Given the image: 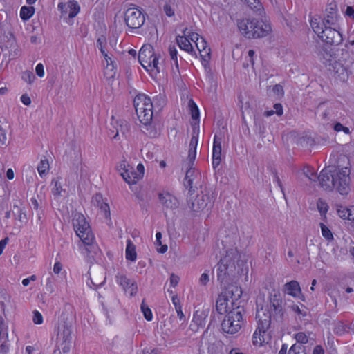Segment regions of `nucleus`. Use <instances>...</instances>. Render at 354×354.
<instances>
[{
    "instance_id": "obj_1",
    "label": "nucleus",
    "mask_w": 354,
    "mask_h": 354,
    "mask_svg": "<svg viewBox=\"0 0 354 354\" xmlns=\"http://www.w3.org/2000/svg\"><path fill=\"white\" fill-rule=\"evenodd\" d=\"M351 169L348 167L333 171L323 169L319 176L320 187L326 191L335 189L341 195H348L350 192Z\"/></svg>"
},
{
    "instance_id": "obj_2",
    "label": "nucleus",
    "mask_w": 354,
    "mask_h": 354,
    "mask_svg": "<svg viewBox=\"0 0 354 354\" xmlns=\"http://www.w3.org/2000/svg\"><path fill=\"white\" fill-rule=\"evenodd\" d=\"M240 33L248 39H258L267 37L272 32L271 24L263 19L244 17L237 21Z\"/></svg>"
},
{
    "instance_id": "obj_3",
    "label": "nucleus",
    "mask_w": 354,
    "mask_h": 354,
    "mask_svg": "<svg viewBox=\"0 0 354 354\" xmlns=\"http://www.w3.org/2000/svg\"><path fill=\"white\" fill-rule=\"evenodd\" d=\"M242 290L241 287L229 284L225 287L218 297L216 303V309L218 313L223 315L232 310L234 308L239 306L236 301L241 298Z\"/></svg>"
},
{
    "instance_id": "obj_4",
    "label": "nucleus",
    "mask_w": 354,
    "mask_h": 354,
    "mask_svg": "<svg viewBox=\"0 0 354 354\" xmlns=\"http://www.w3.org/2000/svg\"><path fill=\"white\" fill-rule=\"evenodd\" d=\"M138 60L141 66L153 78L160 72L162 58L160 54H156L151 45H143L138 53Z\"/></svg>"
},
{
    "instance_id": "obj_5",
    "label": "nucleus",
    "mask_w": 354,
    "mask_h": 354,
    "mask_svg": "<svg viewBox=\"0 0 354 354\" xmlns=\"http://www.w3.org/2000/svg\"><path fill=\"white\" fill-rule=\"evenodd\" d=\"M239 256L236 248H232L226 250L225 255L220 259L217 264V279L221 283H228L234 277Z\"/></svg>"
},
{
    "instance_id": "obj_6",
    "label": "nucleus",
    "mask_w": 354,
    "mask_h": 354,
    "mask_svg": "<svg viewBox=\"0 0 354 354\" xmlns=\"http://www.w3.org/2000/svg\"><path fill=\"white\" fill-rule=\"evenodd\" d=\"M310 26L319 38L328 45L337 46L343 41L342 35L339 30L332 26H325L319 19H311Z\"/></svg>"
},
{
    "instance_id": "obj_7",
    "label": "nucleus",
    "mask_w": 354,
    "mask_h": 354,
    "mask_svg": "<svg viewBox=\"0 0 354 354\" xmlns=\"http://www.w3.org/2000/svg\"><path fill=\"white\" fill-rule=\"evenodd\" d=\"M137 117L143 125L151 124L153 115V104L151 98L144 93L138 94L133 100Z\"/></svg>"
},
{
    "instance_id": "obj_8",
    "label": "nucleus",
    "mask_w": 354,
    "mask_h": 354,
    "mask_svg": "<svg viewBox=\"0 0 354 354\" xmlns=\"http://www.w3.org/2000/svg\"><path fill=\"white\" fill-rule=\"evenodd\" d=\"M244 312L243 308L241 306L232 309L222 321L223 332L230 335L238 333L245 324Z\"/></svg>"
},
{
    "instance_id": "obj_9",
    "label": "nucleus",
    "mask_w": 354,
    "mask_h": 354,
    "mask_svg": "<svg viewBox=\"0 0 354 354\" xmlns=\"http://www.w3.org/2000/svg\"><path fill=\"white\" fill-rule=\"evenodd\" d=\"M72 224L76 235L86 246H91L95 241V236L89 223L82 213L73 214Z\"/></svg>"
},
{
    "instance_id": "obj_10",
    "label": "nucleus",
    "mask_w": 354,
    "mask_h": 354,
    "mask_svg": "<svg viewBox=\"0 0 354 354\" xmlns=\"http://www.w3.org/2000/svg\"><path fill=\"white\" fill-rule=\"evenodd\" d=\"M55 348L53 354H64L69 353L71 344V329L65 322L58 324L55 329Z\"/></svg>"
},
{
    "instance_id": "obj_11",
    "label": "nucleus",
    "mask_w": 354,
    "mask_h": 354,
    "mask_svg": "<svg viewBox=\"0 0 354 354\" xmlns=\"http://www.w3.org/2000/svg\"><path fill=\"white\" fill-rule=\"evenodd\" d=\"M118 170L122 178L129 185L136 184L144 176L145 167L142 163L137 165L136 169L129 165L126 161H122Z\"/></svg>"
},
{
    "instance_id": "obj_12",
    "label": "nucleus",
    "mask_w": 354,
    "mask_h": 354,
    "mask_svg": "<svg viewBox=\"0 0 354 354\" xmlns=\"http://www.w3.org/2000/svg\"><path fill=\"white\" fill-rule=\"evenodd\" d=\"M124 20L130 29H138L144 24L145 16L140 9L129 8L125 12Z\"/></svg>"
},
{
    "instance_id": "obj_13",
    "label": "nucleus",
    "mask_w": 354,
    "mask_h": 354,
    "mask_svg": "<svg viewBox=\"0 0 354 354\" xmlns=\"http://www.w3.org/2000/svg\"><path fill=\"white\" fill-rule=\"evenodd\" d=\"M283 301L279 291H274L269 297L268 309L272 314L274 319H282L284 315V308L283 306Z\"/></svg>"
},
{
    "instance_id": "obj_14",
    "label": "nucleus",
    "mask_w": 354,
    "mask_h": 354,
    "mask_svg": "<svg viewBox=\"0 0 354 354\" xmlns=\"http://www.w3.org/2000/svg\"><path fill=\"white\" fill-rule=\"evenodd\" d=\"M329 58H325L326 60V64H328L330 71L334 73L336 79L340 81L345 82L348 78V69L346 66H344L339 61L333 60V55H330Z\"/></svg>"
},
{
    "instance_id": "obj_15",
    "label": "nucleus",
    "mask_w": 354,
    "mask_h": 354,
    "mask_svg": "<svg viewBox=\"0 0 354 354\" xmlns=\"http://www.w3.org/2000/svg\"><path fill=\"white\" fill-rule=\"evenodd\" d=\"M222 133H216L214 136L212 147V166L217 167L221 162L222 142L223 139Z\"/></svg>"
},
{
    "instance_id": "obj_16",
    "label": "nucleus",
    "mask_w": 354,
    "mask_h": 354,
    "mask_svg": "<svg viewBox=\"0 0 354 354\" xmlns=\"http://www.w3.org/2000/svg\"><path fill=\"white\" fill-rule=\"evenodd\" d=\"M190 39L192 41L199 51L201 57L205 61H208L210 59V48L207 46V42L204 38L201 37L198 33L192 34L190 35Z\"/></svg>"
},
{
    "instance_id": "obj_17",
    "label": "nucleus",
    "mask_w": 354,
    "mask_h": 354,
    "mask_svg": "<svg viewBox=\"0 0 354 354\" xmlns=\"http://www.w3.org/2000/svg\"><path fill=\"white\" fill-rule=\"evenodd\" d=\"M58 8L62 16L68 15L69 18L76 17L80 11V4L75 0H70L66 3H59Z\"/></svg>"
},
{
    "instance_id": "obj_18",
    "label": "nucleus",
    "mask_w": 354,
    "mask_h": 354,
    "mask_svg": "<svg viewBox=\"0 0 354 354\" xmlns=\"http://www.w3.org/2000/svg\"><path fill=\"white\" fill-rule=\"evenodd\" d=\"M192 34L197 33L193 32L192 29L186 28L183 30V35H178L176 37V42L181 50L187 53H192L193 51L192 41L190 39L192 37L190 35Z\"/></svg>"
},
{
    "instance_id": "obj_19",
    "label": "nucleus",
    "mask_w": 354,
    "mask_h": 354,
    "mask_svg": "<svg viewBox=\"0 0 354 354\" xmlns=\"http://www.w3.org/2000/svg\"><path fill=\"white\" fill-rule=\"evenodd\" d=\"M272 314L268 309V306H262L257 308L256 313V319L258 326L262 328H270L271 324Z\"/></svg>"
},
{
    "instance_id": "obj_20",
    "label": "nucleus",
    "mask_w": 354,
    "mask_h": 354,
    "mask_svg": "<svg viewBox=\"0 0 354 354\" xmlns=\"http://www.w3.org/2000/svg\"><path fill=\"white\" fill-rule=\"evenodd\" d=\"M117 283L122 287L125 292L129 293L131 297L135 296L138 292V286L136 281L127 278L125 275L116 277Z\"/></svg>"
},
{
    "instance_id": "obj_21",
    "label": "nucleus",
    "mask_w": 354,
    "mask_h": 354,
    "mask_svg": "<svg viewBox=\"0 0 354 354\" xmlns=\"http://www.w3.org/2000/svg\"><path fill=\"white\" fill-rule=\"evenodd\" d=\"M268 329L269 328H262L261 326H257L252 336V342L254 346H260L269 342L270 335Z\"/></svg>"
},
{
    "instance_id": "obj_22",
    "label": "nucleus",
    "mask_w": 354,
    "mask_h": 354,
    "mask_svg": "<svg viewBox=\"0 0 354 354\" xmlns=\"http://www.w3.org/2000/svg\"><path fill=\"white\" fill-rule=\"evenodd\" d=\"M158 198L164 209H175L178 207L179 203L177 198L169 192L160 193Z\"/></svg>"
},
{
    "instance_id": "obj_23",
    "label": "nucleus",
    "mask_w": 354,
    "mask_h": 354,
    "mask_svg": "<svg viewBox=\"0 0 354 354\" xmlns=\"http://www.w3.org/2000/svg\"><path fill=\"white\" fill-rule=\"evenodd\" d=\"M100 50L103 55L105 61V66H104V74L106 76L113 77L115 74V67L114 65V62L112 60L111 57L108 55V53L105 51L104 48L100 44Z\"/></svg>"
},
{
    "instance_id": "obj_24",
    "label": "nucleus",
    "mask_w": 354,
    "mask_h": 354,
    "mask_svg": "<svg viewBox=\"0 0 354 354\" xmlns=\"http://www.w3.org/2000/svg\"><path fill=\"white\" fill-rule=\"evenodd\" d=\"M337 212L341 218L354 222V205L346 207L342 205H337Z\"/></svg>"
},
{
    "instance_id": "obj_25",
    "label": "nucleus",
    "mask_w": 354,
    "mask_h": 354,
    "mask_svg": "<svg viewBox=\"0 0 354 354\" xmlns=\"http://www.w3.org/2000/svg\"><path fill=\"white\" fill-rule=\"evenodd\" d=\"M330 10L326 15L322 19L319 16H315L312 19H319L324 24L325 26H334L337 20V10L335 8H330Z\"/></svg>"
},
{
    "instance_id": "obj_26",
    "label": "nucleus",
    "mask_w": 354,
    "mask_h": 354,
    "mask_svg": "<svg viewBox=\"0 0 354 354\" xmlns=\"http://www.w3.org/2000/svg\"><path fill=\"white\" fill-rule=\"evenodd\" d=\"M198 142V136L192 134L189 145V151L187 156V161L189 164L192 165L196 156V149Z\"/></svg>"
},
{
    "instance_id": "obj_27",
    "label": "nucleus",
    "mask_w": 354,
    "mask_h": 354,
    "mask_svg": "<svg viewBox=\"0 0 354 354\" xmlns=\"http://www.w3.org/2000/svg\"><path fill=\"white\" fill-rule=\"evenodd\" d=\"M284 291L289 295L294 297L299 296L301 294V290L298 281L292 280L288 282L284 286Z\"/></svg>"
},
{
    "instance_id": "obj_28",
    "label": "nucleus",
    "mask_w": 354,
    "mask_h": 354,
    "mask_svg": "<svg viewBox=\"0 0 354 354\" xmlns=\"http://www.w3.org/2000/svg\"><path fill=\"white\" fill-rule=\"evenodd\" d=\"M206 315L203 311L196 310L193 314V319L192 322L196 324V327L192 330H197L199 328H203L205 325Z\"/></svg>"
},
{
    "instance_id": "obj_29",
    "label": "nucleus",
    "mask_w": 354,
    "mask_h": 354,
    "mask_svg": "<svg viewBox=\"0 0 354 354\" xmlns=\"http://www.w3.org/2000/svg\"><path fill=\"white\" fill-rule=\"evenodd\" d=\"M241 2L245 3L248 7L254 12L262 15L264 13V8L263 4L259 0H240Z\"/></svg>"
},
{
    "instance_id": "obj_30",
    "label": "nucleus",
    "mask_w": 354,
    "mask_h": 354,
    "mask_svg": "<svg viewBox=\"0 0 354 354\" xmlns=\"http://www.w3.org/2000/svg\"><path fill=\"white\" fill-rule=\"evenodd\" d=\"M125 257L127 260L131 261H136L137 259V252L136 250V246L130 239H128L127 241Z\"/></svg>"
},
{
    "instance_id": "obj_31",
    "label": "nucleus",
    "mask_w": 354,
    "mask_h": 354,
    "mask_svg": "<svg viewBox=\"0 0 354 354\" xmlns=\"http://www.w3.org/2000/svg\"><path fill=\"white\" fill-rule=\"evenodd\" d=\"M50 169V165L49 162L47 160L46 157H44L41 159L39 163L37 166V171L39 174V176L43 178L44 176H46Z\"/></svg>"
},
{
    "instance_id": "obj_32",
    "label": "nucleus",
    "mask_w": 354,
    "mask_h": 354,
    "mask_svg": "<svg viewBox=\"0 0 354 354\" xmlns=\"http://www.w3.org/2000/svg\"><path fill=\"white\" fill-rule=\"evenodd\" d=\"M95 198L96 201L97 202V205L100 207V209L104 212L105 216L109 217L110 216V208L109 205L107 203L102 201V196L100 194H96L95 196Z\"/></svg>"
},
{
    "instance_id": "obj_33",
    "label": "nucleus",
    "mask_w": 354,
    "mask_h": 354,
    "mask_svg": "<svg viewBox=\"0 0 354 354\" xmlns=\"http://www.w3.org/2000/svg\"><path fill=\"white\" fill-rule=\"evenodd\" d=\"M35 8L24 6L20 9V17L23 21H27L35 14Z\"/></svg>"
},
{
    "instance_id": "obj_34",
    "label": "nucleus",
    "mask_w": 354,
    "mask_h": 354,
    "mask_svg": "<svg viewBox=\"0 0 354 354\" xmlns=\"http://www.w3.org/2000/svg\"><path fill=\"white\" fill-rule=\"evenodd\" d=\"M350 327L345 324L343 322H337L333 328V332L337 335H342L346 333H348Z\"/></svg>"
},
{
    "instance_id": "obj_35",
    "label": "nucleus",
    "mask_w": 354,
    "mask_h": 354,
    "mask_svg": "<svg viewBox=\"0 0 354 354\" xmlns=\"http://www.w3.org/2000/svg\"><path fill=\"white\" fill-rule=\"evenodd\" d=\"M194 173V169L192 168H189L187 170L185 177V186L189 189V192L192 194V188H193V180L191 178L193 174Z\"/></svg>"
},
{
    "instance_id": "obj_36",
    "label": "nucleus",
    "mask_w": 354,
    "mask_h": 354,
    "mask_svg": "<svg viewBox=\"0 0 354 354\" xmlns=\"http://www.w3.org/2000/svg\"><path fill=\"white\" fill-rule=\"evenodd\" d=\"M188 105L189 108V111L192 115V118L194 120H197L199 118L200 112L199 109L196 104V102L193 100V99H190L188 102Z\"/></svg>"
},
{
    "instance_id": "obj_37",
    "label": "nucleus",
    "mask_w": 354,
    "mask_h": 354,
    "mask_svg": "<svg viewBox=\"0 0 354 354\" xmlns=\"http://www.w3.org/2000/svg\"><path fill=\"white\" fill-rule=\"evenodd\" d=\"M274 111L269 110V111H265L264 115H266L267 117H270V116L273 115L274 113H276L279 116H281L283 115V106H282L281 104H280V103L274 104Z\"/></svg>"
},
{
    "instance_id": "obj_38",
    "label": "nucleus",
    "mask_w": 354,
    "mask_h": 354,
    "mask_svg": "<svg viewBox=\"0 0 354 354\" xmlns=\"http://www.w3.org/2000/svg\"><path fill=\"white\" fill-rule=\"evenodd\" d=\"M320 228H321L322 235L326 240H327L328 241H331L333 240V239H334L333 234L331 230L326 225L321 223Z\"/></svg>"
},
{
    "instance_id": "obj_39",
    "label": "nucleus",
    "mask_w": 354,
    "mask_h": 354,
    "mask_svg": "<svg viewBox=\"0 0 354 354\" xmlns=\"http://www.w3.org/2000/svg\"><path fill=\"white\" fill-rule=\"evenodd\" d=\"M310 333H308V335L304 332H299L295 334V339H296L297 343L301 344H306L308 342L309 335Z\"/></svg>"
},
{
    "instance_id": "obj_40",
    "label": "nucleus",
    "mask_w": 354,
    "mask_h": 354,
    "mask_svg": "<svg viewBox=\"0 0 354 354\" xmlns=\"http://www.w3.org/2000/svg\"><path fill=\"white\" fill-rule=\"evenodd\" d=\"M141 310L143 313L144 317L147 321H151L153 319V313L150 308L145 304V301H142L141 304Z\"/></svg>"
},
{
    "instance_id": "obj_41",
    "label": "nucleus",
    "mask_w": 354,
    "mask_h": 354,
    "mask_svg": "<svg viewBox=\"0 0 354 354\" xmlns=\"http://www.w3.org/2000/svg\"><path fill=\"white\" fill-rule=\"evenodd\" d=\"M167 292L170 295L172 304L174 306L175 309L183 307L180 302V299L178 295L171 290H167Z\"/></svg>"
},
{
    "instance_id": "obj_42",
    "label": "nucleus",
    "mask_w": 354,
    "mask_h": 354,
    "mask_svg": "<svg viewBox=\"0 0 354 354\" xmlns=\"http://www.w3.org/2000/svg\"><path fill=\"white\" fill-rule=\"evenodd\" d=\"M303 171L308 178L311 180H315V178L316 177V171L313 167L306 165L304 167Z\"/></svg>"
},
{
    "instance_id": "obj_43",
    "label": "nucleus",
    "mask_w": 354,
    "mask_h": 354,
    "mask_svg": "<svg viewBox=\"0 0 354 354\" xmlns=\"http://www.w3.org/2000/svg\"><path fill=\"white\" fill-rule=\"evenodd\" d=\"M21 79L26 83L30 84L34 82L35 76L32 71H26L22 73Z\"/></svg>"
},
{
    "instance_id": "obj_44",
    "label": "nucleus",
    "mask_w": 354,
    "mask_h": 354,
    "mask_svg": "<svg viewBox=\"0 0 354 354\" xmlns=\"http://www.w3.org/2000/svg\"><path fill=\"white\" fill-rule=\"evenodd\" d=\"M288 354H306V353L304 347L297 344H294L290 348Z\"/></svg>"
},
{
    "instance_id": "obj_45",
    "label": "nucleus",
    "mask_w": 354,
    "mask_h": 354,
    "mask_svg": "<svg viewBox=\"0 0 354 354\" xmlns=\"http://www.w3.org/2000/svg\"><path fill=\"white\" fill-rule=\"evenodd\" d=\"M53 183H54V187L52 189V193L55 196H59L62 194V192L64 191L62 189V186L60 183L57 180H53Z\"/></svg>"
},
{
    "instance_id": "obj_46",
    "label": "nucleus",
    "mask_w": 354,
    "mask_h": 354,
    "mask_svg": "<svg viewBox=\"0 0 354 354\" xmlns=\"http://www.w3.org/2000/svg\"><path fill=\"white\" fill-rule=\"evenodd\" d=\"M169 52L171 59L174 62V64L176 65V68H178L177 49L174 46H170L169 48Z\"/></svg>"
},
{
    "instance_id": "obj_47",
    "label": "nucleus",
    "mask_w": 354,
    "mask_h": 354,
    "mask_svg": "<svg viewBox=\"0 0 354 354\" xmlns=\"http://www.w3.org/2000/svg\"><path fill=\"white\" fill-rule=\"evenodd\" d=\"M32 321L34 324L37 325H40L44 322V318L41 313L38 310H35L33 312Z\"/></svg>"
},
{
    "instance_id": "obj_48",
    "label": "nucleus",
    "mask_w": 354,
    "mask_h": 354,
    "mask_svg": "<svg viewBox=\"0 0 354 354\" xmlns=\"http://www.w3.org/2000/svg\"><path fill=\"white\" fill-rule=\"evenodd\" d=\"M317 208L322 215H325L328 209V206L326 203L319 199L317 202Z\"/></svg>"
},
{
    "instance_id": "obj_49",
    "label": "nucleus",
    "mask_w": 354,
    "mask_h": 354,
    "mask_svg": "<svg viewBox=\"0 0 354 354\" xmlns=\"http://www.w3.org/2000/svg\"><path fill=\"white\" fill-rule=\"evenodd\" d=\"M6 131L0 126V147L6 145Z\"/></svg>"
},
{
    "instance_id": "obj_50",
    "label": "nucleus",
    "mask_w": 354,
    "mask_h": 354,
    "mask_svg": "<svg viewBox=\"0 0 354 354\" xmlns=\"http://www.w3.org/2000/svg\"><path fill=\"white\" fill-rule=\"evenodd\" d=\"M165 15L169 17H173L175 14L174 10L171 8V5L166 3L163 7Z\"/></svg>"
},
{
    "instance_id": "obj_51",
    "label": "nucleus",
    "mask_w": 354,
    "mask_h": 354,
    "mask_svg": "<svg viewBox=\"0 0 354 354\" xmlns=\"http://www.w3.org/2000/svg\"><path fill=\"white\" fill-rule=\"evenodd\" d=\"M180 278L178 276L175 274H171L169 278L170 286L173 288H175L178 286L179 283Z\"/></svg>"
},
{
    "instance_id": "obj_52",
    "label": "nucleus",
    "mask_w": 354,
    "mask_h": 354,
    "mask_svg": "<svg viewBox=\"0 0 354 354\" xmlns=\"http://www.w3.org/2000/svg\"><path fill=\"white\" fill-rule=\"evenodd\" d=\"M35 72L39 77H43L45 75L44 66L41 63L37 64L35 68Z\"/></svg>"
},
{
    "instance_id": "obj_53",
    "label": "nucleus",
    "mask_w": 354,
    "mask_h": 354,
    "mask_svg": "<svg viewBox=\"0 0 354 354\" xmlns=\"http://www.w3.org/2000/svg\"><path fill=\"white\" fill-rule=\"evenodd\" d=\"M20 100L21 102V103L26 106H29L30 105L31 102H32V100L30 97V96L28 95V94H23L21 97H20Z\"/></svg>"
},
{
    "instance_id": "obj_54",
    "label": "nucleus",
    "mask_w": 354,
    "mask_h": 354,
    "mask_svg": "<svg viewBox=\"0 0 354 354\" xmlns=\"http://www.w3.org/2000/svg\"><path fill=\"white\" fill-rule=\"evenodd\" d=\"M209 281V274L206 272L203 273L199 279L200 283L203 286H206Z\"/></svg>"
},
{
    "instance_id": "obj_55",
    "label": "nucleus",
    "mask_w": 354,
    "mask_h": 354,
    "mask_svg": "<svg viewBox=\"0 0 354 354\" xmlns=\"http://www.w3.org/2000/svg\"><path fill=\"white\" fill-rule=\"evenodd\" d=\"M63 268L62 264L60 261H55L53 266V272L55 274H58L60 273Z\"/></svg>"
},
{
    "instance_id": "obj_56",
    "label": "nucleus",
    "mask_w": 354,
    "mask_h": 354,
    "mask_svg": "<svg viewBox=\"0 0 354 354\" xmlns=\"http://www.w3.org/2000/svg\"><path fill=\"white\" fill-rule=\"evenodd\" d=\"M10 347L8 343L4 342L0 345V354H8Z\"/></svg>"
},
{
    "instance_id": "obj_57",
    "label": "nucleus",
    "mask_w": 354,
    "mask_h": 354,
    "mask_svg": "<svg viewBox=\"0 0 354 354\" xmlns=\"http://www.w3.org/2000/svg\"><path fill=\"white\" fill-rule=\"evenodd\" d=\"M292 310L298 315H301L302 317H305L306 315V312H303L298 305H293L292 306Z\"/></svg>"
},
{
    "instance_id": "obj_58",
    "label": "nucleus",
    "mask_w": 354,
    "mask_h": 354,
    "mask_svg": "<svg viewBox=\"0 0 354 354\" xmlns=\"http://www.w3.org/2000/svg\"><path fill=\"white\" fill-rule=\"evenodd\" d=\"M175 310L177 313V316H178L179 320L185 322L186 318H185V315L183 311V307L176 308V309H175Z\"/></svg>"
},
{
    "instance_id": "obj_59",
    "label": "nucleus",
    "mask_w": 354,
    "mask_h": 354,
    "mask_svg": "<svg viewBox=\"0 0 354 354\" xmlns=\"http://www.w3.org/2000/svg\"><path fill=\"white\" fill-rule=\"evenodd\" d=\"M8 237H6L0 241V255L3 253V251L8 244Z\"/></svg>"
},
{
    "instance_id": "obj_60",
    "label": "nucleus",
    "mask_w": 354,
    "mask_h": 354,
    "mask_svg": "<svg viewBox=\"0 0 354 354\" xmlns=\"http://www.w3.org/2000/svg\"><path fill=\"white\" fill-rule=\"evenodd\" d=\"M313 354H324V350L321 345H317L313 348Z\"/></svg>"
},
{
    "instance_id": "obj_61",
    "label": "nucleus",
    "mask_w": 354,
    "mask_h": 354,
    "mask_svg": "<svg viewBox=\"0 0 354 354\" xmlns=\"http://www.w3.org/2000/svg\"><path fill=\"white\" fill-rule=\"evenodd\" d=\"M346 15L348 17L354 19V8L352 6H347L346 10Z\"/></svg>"
},
{
    "instance_id": "obj_62",
    "label": "nucleus",
    "mask_w": 354,
    "mask_h": 354,
    "mask_svg": "<svg viewBox=\"0 0 354 354\" xmlns=\"http://www.w3.org/2000/svg\"><path fill=\"white\" fill-rule=\"evenodd\" d=\"M273 181L274 183H276L280 187V189L283 192L282 183H281V181L279 177V176L277 175V174H274Z\"/></svg>"
},
{
    "instance_id": "obj_63",
    "label": "nucleus",
    "mask_w": 354,
    "mask_h": 354,
    "mask_svg": "<svg viewBox=\"0 0 354 354\" xmlns=\"http://www.w3.org/2000/svg\"><path fill=\"white\" fill-rule=\"evenodd\" d=\"M6 177L8 180H12L15 177L14 171L12 169H8L6 171Z\"/></svg>"
},
{
    "instance_id": "obj_64",
    "label": "nucleus",
    "mask_w": 354,
    "mask_h": 354,
    "mask_svg": "<svg viewBox=\"0 0 354 354\" xmlns=\"http://www.w3.org/2000/svg\"><path fill=\"white\" fill-rule=\"evenodd\" d=\"M229 354H245V353H243L240 350V348H234L230 350Z\"/></svg>"
}]
</instances>
